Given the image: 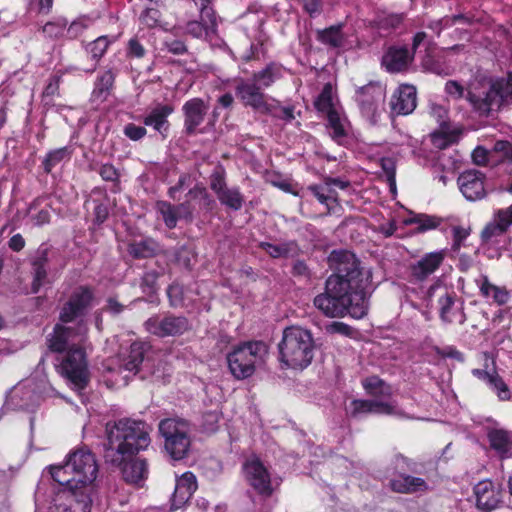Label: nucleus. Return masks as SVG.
Masks as SVG:
<instances>
[{
    "label": "nucleus",
    "instance_id": "nucleus-1",
    "mask_svg": "<svg viewBox=\"0 0 512 512\" xmlns=\"http://www.w3.org/2000/svg\"><path fill=\"white\" fill-rule=\"evenodd\" d=\"M328 263L335 273L326 280L325 293L315 297L314 305L331 318L365 317L371 271L361 269L355 255L346 250L332 251Z\"/></svg>",
    "mask_w": 512,
    "mask_h": 512
},
{
    "label": "nucleus",
    "instance_id": "nucleus-2",
    "mask_svg": "<svg viewBox=\"0 0 512 512\" xmlns=\"http://www.w3.org/2000/svg\"><path fill=\"white\" fill-rule=\"evenodd\" d=\"M150 427L142 420L120 418L106 424L105 458L136 456L151 444Z\"/></svg>",
    "mask_w": 512,
    "mask_h": 512
},
{
    "label": "nucleus",
    "instance_id": "nucleus-3",
    "mask_svg": "<svg viewBox=\"0 0 512 512\" xmlns=\"http://www.w3.org/2000/svg\"><path fill=\"white\" fill-rule=\"evenodd\" d=\"M278 348L279 359L287 368L303 370L312 363L316 344L311 331L292 325L283 330Z\"/></svg>",
    "mask_w": 512,
    "mask_h": 512
},
{
    "label": "nucleus",
    "instance_id": "nucleus-4",
    "mask_svg": "<svg viewBox=\"0 0 512 512\" xmlns=\"http://www.w3.org/2000/svg\"><path fill=\"white\" fill-rule=\"evenodd\" d=\"M466 99L480 115H488L503 105L512 103V73L494 82H472Z\"/></svg>",
    "mask_w": 512,
    "mask_h": 512
},
{
    "label": "nucleus",
    "instance_id": "nucleus-5",
    "mask_svg": "<svg viewBox=\"0 0 512 512\" xmlns=\"http://www.w3.org/2000/svg\"><path fill=\"white\" fill-rule=\"evenodd\" d=\"M268 346L263 341H247L233 347L227 354L228 368L235 379L251 377L256 367L264 362Z\"/></svg>",
    "mask_w": 512,
    "mask_h": 512
},
{
    "label": "nucleus",
    "instance_id": "nucleus-6",
    "mask_svg": "<svg viewBox=\"0 0 512 512\" xmlns=\"http://www.w3.org/2000/svg\"><path fill=\"white\" fill-rule=\"evenodd\" d=\"M87 332L86 322H57L53 332L47 336V347L53 353H63L69 348L82 345Z\"/></svg>",
    "mask_w": 512,
    "mask_h": 512
},
{
    "label": "nucleus",
    "instance_id": "nucleus-7",
    "mask_svg": "<svg viewBox=\"0 0 512 512\" xmlns=\"http://www.w3.org/2000/svg\"><path fill=\"white\" fill-rule=\"evenodd\" d=\"M60 373L77 390H84L90 382L87 354L82 345L69 348L60 363Z\"/></svg>",
    "mask_w": 512,
    "mask_h": 512
},
{
    "label": "nucleus",
    "instance_id": "nucleus-8",
    "mask_svg": "<svg viewBox=\"0 0 512 512\" xmlns=\"http://www.w3.org/2000/svg\"><path fill=\"white\" fill-rule=\"evenodd\" d=\"M315 106L317 110L327 114L330 135L333 140L340 143L347 134L348 122L334 100L333 87L330 83L323 87Z\"/></svg>",
    "mask_w": 512,
    "mask_h": 512
},
{
    "label": "nucleus",
    "instance_id": "nucleus-9",
    "mask_svg": "<svg viewBox=\"0 0 512 512\" xmlns=\"http://www.w3.org/2000/svg\"><path fill=\"white\" fill-rule=\"evenodd\" d=\"M67 461L76 476V482L80 483V490L89 487V494H94V481L98 473L95 455L90 450L79 449L70 453Z\"/></svg>",
    "mask_w": 512,
    "mask_h": 512
},
{
    "label": "nucleus",
    "instance_id": "nucleus-10",
    "mask_svg": "<svg viewBox=\"0 0 512 512\" xmlns=\"http://www.w3.org/2000/svg\"><path fill=\"white\" fill-rule=\"evenodd\" d=\"M106 460L120 470L122 479L129 485L142 488L148 479L149 463L141 453L121 460L117 456L106 457Z\"/></svg>",
    "mask_w": 512,
    "mask_h": 512
},
{
    "label": "nucleus",
    "instance_id": "nucleus-11",
    "mask_svg": "<svg viewBox=\"0 0 512 512\" xmlns=\"http://www.w3.org/2000/svg\"><path fill=\"white\" fill-rule=\"evenodd\" d=\"M159 431L165 438V449L174 460L186 457L190 448L187 432L179 427L175 419L167 418L159 423Z\"/></svg>",
    "mask_w": 512,
    "mask_h": 512
},
{
    "label": "nucleus",
    "instance_id": "nucleus-12",
    "mask_svg": "<svg viewBox=\"0 0 512 512\" xmlns=\"http://www.w3.org/2000/svg\"><path fill=\"white\" fill-rule=\"evenodd\" d=\"M483 368L472 369V375L480 381L485 382L488 387L497 394L500 401H508L511 398V392L508 385L499 375L496 369L495 357L488 351L481 352Z\"/></svg>",
    "mask_w": 512,
    "mask_h": 512
},
{
    "label": "nucleus",
    "instance_id": "nucleus-13",
    "mask_svg": "<svg viewBox=\"0 0 512 512\" xmlns=\"http://www.w3.org/2000/svg\"><path fill=\"white\" fill-rule=\"evenodd\" d=\"M243 473L247 483L258 495L264 498L273 495L271 475L258 456L253 455L246 459L243 463Z\"/></svg>",
    "mask_w": 512,
    "mask_h": 512
},
{
    "label": "nucleus",
    "instance_id": "nucleus-14",
    "mask_svg": "<svg viewBox=\"0 0 512 512\" xmlns=\"http://www.w3.org/2000/svg\"><path fill=\"white\" fill-rule=\"evenodd\" d=\"M261 90L262 88L253 79H239L236 81V97L245 106H249L256 111L263 113L264 110L270 109L268 107V103L271 99Z\"/></svg>",
    "mask_w": 512,
    "mask_h": 512
},
{
    "label": "nucleus",
    "instance_id": "nucleus-15",
    "mask_svg": "<svg viewBox=\"0 0 512 512\" xmlns=\"http://www.w3.org/2000/svg\"><path fill=\"white\" fill-rule=\"evenodd\" d=\"M93 292L88 287L77 288L70 296L61 311L60 320H73L84 317L93 307Z\"/></svg>",
    "mask_w": 512,
    "mask_h": 512
},
{
    "label": "nucleus",
    "instance_id": "nucleus-16",
    "mask_svg": "<svg viewBox=\"0 0 512 512\" xmlns=\"http://www.w3.org/2000/svg\"><path fill=\"white\" fill-rule=\"evenodd\" d=\"M457 183L461 193L469 201L481 200L487 194L485 175L478 170L462 172L458 177Z\"/></svg>",
    "mask_w": 512,
    "mask_h": 512
},
{
    "label": "nucleus",
    "instance_id": "nucleus-17",
    "mask_svg": "<svg viewBox=\"0 0 512 512\" xmlns=\"http://www.w3.org/2000/svg\"><path fill=\"white\" fill-rule=\"evenodd\" d=\"M348 186L349 182L347 181L338 178H328L321 184L310 186L308 190L328 211H331L338 204L337 189L344 190Z\"/></svg>",
    "mask_w": 512,
    "mask_h": 512
},
{
    "label": "nucleus",
    "instance_id": "nucleus-18",
    "mask_svg": "<svg viewBox=\"0 0 512 512\" xmlns=\"http://www.w3.org/2000/svg\"><path fill=\"white\" fill-rule=\"evenodd\" d=\"M476 507L485 512H491L502 502V490L491 480L479 481L473 488Z\"/></svg>",
    "mask_w": 512,
    "mask_h": 512
},
{
    "label": "nucleus",
    "instance_id": "nucleus-19",
    "mask_svg": "<svg viewBox=\"0 0 512 512\" xmlns=\"http://www.w3.org/2000/svg\"><path fill=\"white\" fill-rule=\"evenodd\" d=\"M416 88L403 84L394 92L390 101L392 113L396 115H408L416 108Z\"/></svg>",
    "mask_w": 512,
    "mask_h": 512
},
{
    "label": "nucleus",
    "instance_id": "nucleus-20",
    "mask_svg": "<svg viewBox=\"0 0 512 512\" xmlns=\"http://www.w3.org/2000/svg\"><path fill=\"white\" fill-rule=\"evenodd\" d=\"M384 100V93L381 87L368 85L357 92V102L362 114L367 118H374L378 112L379 105Z\"/></svg>",
    "mask_w": 512,
    "mask_h": 512
},
{
    "label": "nucleus",
    "instance_id": "nucleus-21",
    "mask_svg": "<svg viewBox=\"0 0 512 512\" xmlns=\"http://www.w3.org/2000/svg\"><path fill=\"white\" fill-rule=\"evenodd\" d=\"M209 106L200 98H193L185 102L182 107L185 121L184 126L187 134H194L197 127L201 125L208 112Z\"/></svg>",
    "mask_w": 512,
    "mask_h": 512
},
{
    "label": "nucleus",
    "instance_id": "nucleus-22",
    "mask_svg": "<svg viewBox=\"0 0 512 512\" xmlns=\"http://www.w3.org/2000/svg\"><path fill=\"white\" fill-rule=\"evenodd\" d=\"M196 476L192 472H185L177 481L171 497V509L177 510L186 504L197 490Z\"/></svg>",
    "mask_w": 512,
    "mask_h": 512
},
{
    "label": "nucleus",
    "instance_id": "nucleus-23",
    "mask_svg": "<svg viewBox=\"0 0 512 512\" xmlns=\"http://www.w3.org/2000/svg\"><path fill=\"white\" fill-rule=\"evenodd\" d=\"M512 226V204L504 209H499L494 213L493 219L489 222L481 233L484 241H490L492 238L504 234Z\"/></svg>",
    "mask_w": 512,
    "mask_h": 512
},
{
    "label": "nucleus",
    "instance_id": "nucleus-24",
    "mask_svg": "<svg viewBox=\"0 0 512 512\" xmlns=\"http://www.w3.org/2000/svg\"><path fill=\"white\" fill-rule=\"evenodd\" d=\"M490 448L496 452L501 460L512 456V434L502 428H490L487 431Z\"/></svg>",
    "mask_w": 512,
    "mask_h": 512
},
{
    "label": "nucleus",
    "instance_id": "nucleus-25",
    "mask_svg": "<svg viewBox=\"0 0 512 512\" xmlns=\"http://www.w3.org/2000/svg\"><path fill=\"white\" fill-rule=\"evenodd\" d=\"M49 472L52 479L57 482L67 492L69 497L74 496L76 490H80V483L76 482V476L73 475L71 465L66 461L63 465L50 466Z\"/></svg>",
    "mask_w": 512,
    "mask_h": 512
},
{
    "label": "nucleus",
    "instance_id": "nucleus-26",
    "mask_svg": "<svg viewBox=\"0 0 512 512\" xmlns=\"http://www.w3.org/2000/svg\"><path fill=\"white\" fill-rule=\"evenodd\" d=\"M444 260L442 251L430 252L425 254L411 267L412 276L417 280H424L434 273Z\"/></svg>",
    "mask_w": 512,
    "mask_h": 512
},
{
    "label": "nucleus",
    "instance_id": "nucleus-27",
    "mask_svg": "<svg viewBox=\"0 0 512 512\" xmlns=\"http://www.w3.org/2000/svg\"><path fill=\"white\" fill-rule=\"evenodd\" d=\"M173 111L171 105L158 104L144 117L143 122L146 126L152 127L163 137H166L169 128L167 118Z\"/></svg>",
    "mask_w": 512,
    "mask_h": 512
},
{
    "label": "nucleus",
    "instance_id": "nucleus-28",
    "mask_svg": "<svg viewBox=\"0 0 512 512\" xmlns=\"http://www.w3.org/2000/svg\"><path fill=\"white\" fill-rule=\"evenodd\" d=\"M389 487L393 492L400 494H412L428 489V484L423 478L400 474L399 477L389 481Z\"/></svg>",
    "mask_w": 512,
    "mask_h": 512
},
{
    "label": "nucleus",
    "instance_id": "nucleus-29",
    "mask_svg": "<svg viewBox=\"0 0 512 512\" xmlns=\"http://www.w3.org/2000/svg\"><path fill=\"white\" fill-rule=\"evenodd\" d=\"M150 348L151 346L148 342H133L129 347L127 355H124L122 359V367L127 371L137 373L140 370V366Z\"/></svg>",
    "mask_w": 512,
    "mask_h": 512
},
{
    "label": "nucleus",
    "instance_id": "nucleus-30",
    "mask_svg": "<svg viewBox=\"0 0 512 512\" xmlns=\"http://www.w3.org/2000/svg\"><path fill=\"white\" fill-rule=\"evenodd\" d=\"M482 296L492 300L498 305H504L509 301L510 292L504 286H497L489 281L487 276L481 275L475 280Z\"/></svg>",
    "mask_w": 512,
    "mask_h": 512
},
{
    "label": "nucleus",
    "instance_id": "nucleus-31",
    "mask_svg": "<svg viewBox=\"0 0 512 512\" xmlns=\"http://www.w3.org/2000/svg\"><path fill=\"white\" fill-rule=\"evenodd\" d=\"M412 56L405 47H392L383 56L382 64L389 72H400L408 67Z\"/></svg>",
    "mask_w": 512,
    "mask_h": 512
},
{
    "label": "nucleus",
    "instance_id": "nucleus-32",
    "mask_svg": "<svg viewBox=\"0 0 512 512\" xmlns=\"http://www.w3.org/2000/svg\"><path fill=\"white\" fill-rule=\"evenodd\" d=\"M460 133L459 126L441 122L439 129L431 134V141L436 148L445 149L458 141Z\"/></svg>",
    "mask_w": 512,
    "mask_h": 512
},
{
    "label": "nucleus",
    "instance_id": "nucleus-33",
    "mask_svg": "<svg viewBox=\"0 0 512 512\" xmlns=\"http://www.w3.org/2000/svg\"><path fill=\"white\" fill-rule=\"evenodd\" d=\"M187 322H144L145 330L158 337L174 336L186 329Z\"/></svg>",
    "mask_w": 512,
    "mask_h": 512
},
{
    "label": "nucleus",
    "instance_id": "nucleus-34",
    "mask_svg": "<svg viewBox=\"0 0 512 512\" xmlns=\"http://www.w3.org/2000/svg\"><path fill=\"white\" fill-rule=\"evenodd\" d=\"M362 386L366 393L374 398H387L392 395L391 386L376 375L365 378Z\"/></svg>",
    "mask_w": 512,
    "mask_h": 512
},
{
    "label": "nucleus",
    "instance_id": "nucleus-35",
    "mask_svg": "<svg viewBox=\"0 0 512 512\" xmlns=\"http://www.w3.org/2000/svg\"><path fill=\"white\" fill-rule=\"evenodd\" d=\"M283 68L276 63L268 64L263 70L253 75V80L262 88L270 87L275 81L282 77Z\"/></svg>",
    "mask_w": 512,
    "mask_h": 512
},
{
    "label": "nucleus",
    "instance_id": "nucleus-36",
    "mask_svg": "<svg viewBox=\"0 0 512 512\" xmlns=\"http://www.w3.org/2000/svg\"><path fill=\"white\" fill-rule=\"evenodd\" d=\"M89 490V487L84 490H76L74 496L71 497L74 504L66 507L63 512H91L93 494H89Z\"/></svg>",
    "mask_w": 512,
    "mask_h": 512
},
{
    "label": "nucleus",
    "instance_id": "nucleus-37",
    "mask_svg": "<svg viewBox=\"0 0 512 512\" xmlns=\"http://www.w3.org/2000/svg\"><path fill=\"white\" fill-rule=\"evenodd\" d=\"M159 249V245L153 239L135 241L129 245V253L135 258H148L153 256Z\"/></svg>",
    "mask_w": 512,
    "mask_h": 512
},
{
    "label": "nucleus",
    "instance_id": "nucleus-38",
    "mask_svg": "<svg viewBox=\"0 0 512 512\" xmlns=\"http://www.w3.org/2000/svg\"><path fill=\"white\" fill-rule=\"evenodd\" d=\"M407 225H416L418 232H426L435 229L440 224V219L427 214H412L404 220Z\"/></svg>",
    "mask_w": 512,
    "mask_h": 512
},
{
    "label": "nucleus",
    "instance_id": "nucleus-39",
    "mask_svg": "<svg viewBox=\"0 0 512 512\" xmlns=\"http://www.w3.org/2000/svg\"><path fill=\"white\" fill-rule=\"evenodd\" d=\"M259 247L263 249L272 258H283L292 254L296 245L294 242H283V243H271L261 242Z\"/></svg>",
    "mask_w": 512,
    "mask_h": 512
},
{
    "label": "nucleus",
    "instance_id": "nucleus-40",
    "mask_svg": "<svg viewBox=\"0 0 512 512\" xmlns=\"http://www.w3.org/2000/svg\"><path fill=\"white\" fill-rule=\"evenodd\" d=\"M184 208H186L185 203L178 206H173L165 201L157 203V210L161 214L165 225L170 229L174 228L177 224V219L179 218L177 212Z\"/></svg>",
    "mask_w": 512,
    "mask_h": 512
},
{
    "label": "nucleus",
    "instance_id": "nucleus-41",
    "mask_svg": "<svg viewBox=\"0 0 512 512\" xmlns=\"http://www.w3.org/2000/svg\"><path fill=\"white\" fill-rule=\"evenodd\" d=\"M46 254L42 253L41 257L35 259L32 263L33 268V282H32V292L37 293L41 286L44 285L47 277V272L45 268L46 264Z\"/></svg>",
    "mask_w": 512,
    "mask_h": 512
},
{
    "label": "nucleus",
    "instance_id": "nucleus-42",
    "mask_svg": "<svg viewBox=\"0 0 512 512\" xmlns=\"http://www.w3.org/2000/svg\"><path fill=\"white\" fill-rule=\"evenodd\" d=\"M318 39L334 48H340L344 45V36L341 32V25L331 26L318 34Z\"/></svg>",
    "mask_w": 512,
    "mask_h": 512
},
{
    "label": "nucleus",
    "instance_id": "nucleus-43",
    "mask_svg": "<svg viewBox=\"0 0 512 512\" xmlns=\"http://www.w3.org/2000/svg\"><path fill=\"white\" fill-rule=\"evenodd\" d=\"M216 26V17L213 15V19L210 22L208 18H204L200 21H190L187 23V33L196 38H201L208 35L209 31H212Z\"/></svg>",
    "mask_w": 512,
    "mask_h": 512
},
{
    "label": "nucleus",
    "instance_id": "nucleus-44",
    "mask_svg": "<svg viewBox=\"0 0 512 512\" xmlns=\"http://www.w3.org/2000/svg\"><path fill=\"white\" fill-rule=\"evenodd\" d=\"M220 203L232 210H240L242 208L244 198L238 188H227L217 196Z\"/></svg>",
    "mask_w": 512,
    "mask_h": 512
},
{
    "label": "nucleus",
    "instance_id": "nucleus-45",
    "mask_svg": "<svg viewBox=\"0 0 512 512\" xmlns=\"http://www.w3.org/2000/svg\"><path fill=\"white\" fill-rule=\"evenodd\" d=\"M72 155V150L69 147H61L50 151L44 161V169L46 172H50L56 165L62 161L69 160Z\"/></svg>",
    "mask_w": 512,
    "mask_h": 512
},
{
    "label": "nucleus",
    "instance_id": "nucleus-46",
    "mask_svg": "<svg viewBox=\"0 0 512 512\" xmlns=\"http://www.w3.org/2000/svg\"><path fill=\"white\" fill-rule=\"evenodd\" d=\"M268 107L270 109L264 110L263 113L270 114L286 122H291L295 119V112L293 106H281L278 101H276L275 99H271L268 103Z\"/></svg>",
    "mask_w": 512,
    "mask_h": 512
},
{
    "label": "nucleus",
    "instance_id": "nucleus-47",
    "mask_svg": "<svg viewBox=\"0 0 512 512\" xmlns=\"http://www.w3.org/2000/svg\"><path fill=\"white\" fill-rule=\"evenodd\" d=\"M469 22V19L465 17L462 14L455 15V16H446L440 20L431 22L429 25V28L435 31L437 34H440V32L447 27H450L452 25L457 24H466Z\"/></svg>",
    "mask_w": 512,
    "mask_h": 512
},
{
    "label": "nucleus",
    "instance_id": "nucleus-48",
    "mask_svg": "<svg viewBox=\"0 0 512 512\" xmlns=\"http://www.w3.org/2000/svg\"><path fill=\"white\" fill-rule=\"evenodd\" d=\"M167 294L171 305L174 307L187 306L188 303L186 301H190L188 296L185 294L184 287L177 283L169 286Z\"/></svg>",
    "mask_w": 512,
    "mask_h": 512
},
{
    "label": "nucleus",
    "instance_id": "nucleus-49",
    "mask_svg": "<svg viewBox=\"0 0 512 512\" xmlns=\"http://www.w3.org/2000/svg\"><path fill=\"white\" fill-rule=\"evenodd\" d=\"M109 46L107 37L100 36L87 46V51L91 54L92 58L98 60L103 56Z\"/></svg>",
    "mask_w": 512,
    "mask_h": 512
},
{
    "label": "nucleus",
    "instance_id": "nucleus-50",
    "mask_svg": "<svg viewBox=\"0 0 512 512\" xmlns=\"http://www.w3.org/2000/svg\"><path fill=\"white\" fill-rule=\"evenodd\" d=\"M331 333H338L346 337L356 339L359 336L358 330L344 322H331L328 327Z\"/></svg>",
    "mask_w": 512,
    "mask_h": 512
},
{
    "label": "nucleus",
    "instance_id": "nucleus-51",
    "mask_svg": "<svg viewBox=\"0 0 512 512\" xmlns=\"http://www.w3.org/2000/svg\"><path fill=\"white\" fill-rule=\"evenodd\" d=\"M455 305V296L453 294L446 293L439 299V311L440 316L443 320H447L451 316H455L451 313Z\"/></svg>",
    "mask_w": 512,
    "mask_h": 512
},
{
    "label": "nucleus",
    "instance_id": "nucleus-52",
    "mask_svg": "<svg viewBox=\"0 0 512 512\" xmlns=\"http://www.w3.org/2000/svg\"><path fill=\"white\" fill-rule=\"evenodd\" d=\"M374 400L354 399L351 402V416L357 417L360 414L372 413Z\"/></svg>",
    "mask_w": 512,
    "mask_h": 512
},
{
    "label": "nucleus",
    "instance_id": "nucleus-53",
    "mask_svg": "<svg viewBox=\"0 0 512 512\" xmlns=\"http://www.w3.org/2000/svg\"><path fill=\"white\" fill-rule=\"evenodd\" d=\"M114 82V75L111 71H105L96 81L94 94L102 95L107 92Z\"/></svg>",
    "mask_w": 512,
    "mask_h": 512
},
{
    "label": "nucleus",
    "instance_id": "nucleus-54",
    "mask_svg": "<svg viewBox=\"0 0 512 512\" xmlns=\"http://www.w3.org/2000/svg\"><path fill=\"white\" fill-rule=\"evenodd\" d=\"M381 167L386 175V178L389 182L391 190L396 189V181H395V162L391 158H383L381 160Z\"/></svg>",
    "mask_w": 512,
    "mask_h": 512
},
{
    "label": "nucleus",
    "instance_id": "nucleus-55",
    "mask_svg": "<svg viewBox=\"0 0 512 512\" xmlns=\"http://www.w3.org/2000/svg\"><path fill=\"white\" fill-rule=\"evenodd\" d=\"M66 29V22L64 20L56 21V22H48L43 27V33L48 37H59L62 36Z\"/></svg>",
    "mask_w": 512,
    "mask_h": 512
},
{
    "label": "nucleus",
    "instance_id": "nucleus-56",
    "mask_svg": "<svg viewBox=\"0 0 512 512\" xmlns=\"http://www.w3.org/2000/svg\"><path fill=\"white\" fill-rule=\"evenodd\" d=\"M493 152L499 154V160H511L512 159V144L505 140L497 141L494 144Z\"/></svg>",
    "mask_w": 512,
    "mask_h": 512
},
{
    "label": "nucleus",
    "instance_id": "nucleus-57",
    "mask_svg": "<svg viewBox=\"0 0 512 512\" xmlns=\"http://www.w3.org/2000/svg\"><path fill=\"white\" fill-rule=\"evenodd\" d=\"M395 467L401 470H407L416 473L417 472V463L404 456L403 454H396L394 457Z\"/></svg>",
    "mask_w": 512,
    "mask_h": 512
},
{
    "label": "nucleus",
    "instance_id": "nucleus-58",
    "mask_svg": "<svg viewBox=\"0 0 512 512\" xmlns=\"http://www.w3.org/2000/svg\"><path fill=\"white\" fill-rule=\"evenodd\" d=\"M99 174L104 181L118 182L119 171L112 164H103L100 166Z\"/></svg>",
    "mask_w": 512,
    "mask_h": 512
},
{
    "label": "nucleus",
    "instance_id": "nucleus-59",
    "mask_svg": "<svg viewBox=\"0 0 512 512\" xmlns=\"http://www.w3.org/2000/svg\"><path fill=\"white\" fill-rule=\"evenodd\" d=\"M453 235V249L459 250L462 246L463 242L469 235V230L462 226H454L452 228Z\"/></svg>",
    "mask_w": 512,
    "mask_h": 512
},
{
    "label": "nucleus",
    "instance_id": "nucleus-60",
    "mask_svg": "<svg viewBox=\"0 0 512 512\" xmlns=\"http://www.w3.org/2000/svg\"><path fill=\"white\" fill-rule=\"evenodd\" d=\"M124 134L133 141L140 140L146 135V129L142 126H137L129 123L124 127Z\"/></svg>",
    "mask_w": 512,
    "mask_h": 512
},
{
    "label": "nucleus",
    "instance_id": "nucleus-61",
    "mask_svg": "<svg viewBox=\"0 0 512 512\" xmlns=\"http://www.w3.org/2000/svg\"><path fill=\"white\" fill-rule=\"evenodd\" d=\"M89 19L87 18H80L70 24V26L67 28V34L71 38H76L79 34L82 33V31L89 26Z\"/></svg>",
    "mask_w": 512,
    "mask_h": 512
},
{
    "label": "nucleus",
    "instance_id": "nucleus-62",
    "mask_svg": "<svg viewBox=\"0 0 512 512\" xmlns=\"http://www.w3.org/2000/svg\"><path fill=\"white\" fill-rule=\"evenodd\" d=\"M159 19V11L153 8L146 9L140 16L143 24L153 27L157 24Z\"/></svg>",
    "mask_w": 512,
    "mask_h": 512
},
{
    "label": "nucleus",
    "instance_id": "nucleus-63",
    "mask_svg": "<svg viewBox=\"0 0 512 512\" xmlns=\"http://www.w3.org/2000/svg\"><path fill=\"white\" fill-rule=\"evenodd\" d=\"M197 6L200 7V18H208L211 22L213 19V15H215L214 10L210 7L212 0H193Z\"/></svg>",
    "mask_w": 512,
    "mask_h": 512
},
{
    "label": "nucleus",
    "instance_id": "nucleus-64",
    "mask_svg": "<svg viewBox=\"0 0 512 512\" xmlns=\"http://www.w3.org/2000/svg\"><path fill=\"white\" fill-rule=\"evenodd\" d=\"M445 91L455 99L462 98L464 96V88L457 81H448L445 85Z\"/></svg>",
    "mask_w": 512,
    "mask_h": 512
}]
</instances>
